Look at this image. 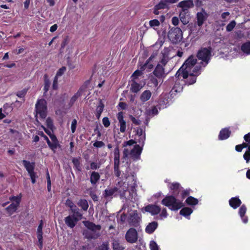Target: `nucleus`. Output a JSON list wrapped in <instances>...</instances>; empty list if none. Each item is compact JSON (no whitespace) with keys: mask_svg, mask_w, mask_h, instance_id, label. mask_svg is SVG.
<instances>
[{"mask_svg":"<svg viewBox=\"0 0 250 250\" xmlns=\"http://www.w3.org/2000/svg\"><path fill=\"white\" fill-rule=\"evenodd\" d=\"M127 188L128 187L126 186L125 183L123 181H120L114 188H106L104 190L103 195L106 199H112L113 195L115 197L117 196V195L115 194L116 192L119 193L121 197H123L127 190Z\"/></svg>","mask_w":250,"mask_h":250,"instance_id":"1","label":"nucleus"},{"mask_svg":"<svg viewBox=\"0 0 250 250\" xmlns=\"http://www.w3.org/2000/svg\"><path fill=\"white\" fill-rule=\"evenodd\" d=\"M197 63L196 57L191 55L184 62V64L178 70L175 74L176 77H179L181 76L183 79L188 78V72L191 68L193 67Z\"/></svg>","mask_w":250,"mask_h":250,"instance_id":"2","label":"nucleus"},{"mask_svg":"<svg viewBox=\"0 0 250 250\" xmlns=\"http://www.w3.org/2000/svg\"><path fill=\"white\" fill-rule=\"evenodd\" d=\"M161 203L173 211L178 210L184 206L182 202L178 201L176 197L171 195L166 196L162 200Z\"/></svg>","mask_w":250,"mask_h":250,"instance_id":"3","label":"nucleus"},{"mask_svg":"<svg viewBox=\"0 0 250 250\" xmlns=\"http://www.w3.org/2000/svg\"><path fill=\"white\" fill-rule=\"evenodd\" d=\"M35 117L37 122H39L38 118L39 115L40 119L44 121L47 116V108L46 101L43 99L38 100L35 106Z\"/></svg>","mask_w":250,"mask_h":250,"instance_id":"4","label":"nucleus"},{"mask_svg":"<svg viewBox=\"0 0 250 250\" xmlns=\"http://www.w3.org/2000/svg\"><path fill=\"white\" fill-rule=\"evenodd\" d=\"M211 51L212 48L210 46L206 47H202L200 50H198L197 53V58L201 60L203 62L205 63L204 66H206L209 62L211 57Z\"/></svg>","mask_w":250,"mask_h":250,"instance_id":"5","label":"nucleus"},{"mask_svg":"<svg viewBox=\"0 0 250 250\" xmlns=\"http://www.w3.org/2000/svg\"><path fill=\"white\" fill-rule=\"evenodd\" d=\"M167 37L172 43H179L183 38V33L181 28L177 27L171 28L167 33Z\"/></svg>","mask_w":250,"mask_h":250,"instance_id":"6","label":"nucleus"},{"mask_svg":"<svg viewBox=\"0 0 250 250\" xmlns=\"http://www.w3.org/2000/svg\"><path fill=\"white\" fill-rule=\"evenodd\" d=\"M22 163L28 172L32 184H35L36 182V179L38 178V176L36 172H35V163L30 162L28 161L23 160Z\"/></svg>","mask_w":250,"mask_h":250,"instance_id":"7","label":"nucleus"},{"mask_svg":"<svg viewBox=\"0 0 250 250\" xmlns=\"http://www.w3.org/2000/svg\"><path fill=\"white\" fill-rule=\"evenodd\" d=\"M138 233L135 229L131 228L126 232L125 238L126 241L131 244L136 243L138 240Z\"/></svg>","mask_w":250,"mask_h":250,"instance_id":"8","label":"nucleus"},{"mask_svg":"<svg viewBox=\"0 0 250 250\" xmlns=\"http://www.w3.org/2000/svg\"><path fill=\"white\" fill-rule=\"evenodd\" d=\"M141 220V219L139 216L137 211H135L130 214L128 222L130 226L137 228L140 227V223Z\"/></svg>","mask_w":250,"mask_h":250,"instance_id":"9","label":"nucleus"},{"mask_svg":"<svg viewBox=\"0 0 250 250\" xmlns=\"http://www.w3.org/2000/svg\"><path fill=\"white\" fill-rule=\"evenodd\" d=\"M208 14L204 8H202L201 11L198 12L196 14L197 24L198 26L201 27L204 24V22L207 20L208 18Z\"/></svg>","mask_w":250,"mask_h":250,"instance_id":"10","label":"nucleus"},{"mask_svg":"<svg viewBox=\"0 0 250 250\" xmlns=\"http://www.w3.org/2000/svg\"><path fill=\"white\" fill-rule=\"evenodd\" d=\"M86 87L84 86L80 87L77 92L71 97L69 103V107H72L77 101L78 98L82 96L83 92L85 91Z\"/></svg>","mask_w":250,"mask_h":250,"instance_id":"11","label":"nucleus"},{"mask_svg":"<svg viewBox=\"0 0 250 250\" xmlns=\"http://www.w3.org/2000/svg\"><path fill=\"white\" fill-rule=\"evenodd\" d=\"M170 191H171L172 195L175 197H177L180 193L181 189L183 188L180 184L177 182H174L170 184L168 186Z\"/></svg>","mask_w":250,"mask_h":250,"instance_id":"12","label":"nucleus"},{"mask_svg":"<svg viewBox=\"0 0 250 250\" xmlns=\"http://www.w3.org/2000/svg\"><path fill=\"white\" fill-rule=\"evenodd\" d=\"M81 219L75 216L68 215L64 218L65 224L70 228L73 229L77 224L78 222Z\"/></svg>","mask_w":250,"mask_h":250,"instance_id":"13","label":"nucleus"},{"mask_svg":"<svg viewBox=\"0 0 250 250\" xmlns=\"http://www.w3.org/2000/svg\"><path fill=\"white\" fill-rule=\"evenodd\" d=\"M38 135L43 138L44 140L46 141L48 147L53 152H56V149L58 148H61L56 143L54 144L53 142L50 141L49 138L44 134L42 131H39L38 132Z\"/></svg>","mask_w":250,"mask_h":250,"instance_id":"14","label":"nucleus"},{"mask_svg":"<svg viewBox=\"0 0 250 250\" xmlns=\"http://www.w3.org/2000/svg\"><path fill=\"white\" fill-rule=\"evenodd\" d=\"M83 223L87 229L90 230L94 233H97L96 231H100L102 228L100 225H96L89 221H84Z\"/></svg>","mask_w":250,"mask_h":250,"instance_id":"15","label":"nucleus"},{"mask_svg":"<svg viewBox=\"0 0 250 250\" xmlns=\"http://www.w3.org/2000/svg\"><path fill=\"white\" fill-rule=\"evenodd\" d=\"M43 222L42 220L40 221V224L38 227L37 231V238L39 242V247L41 249L43 246V237H42V227Z\"/></svg>","mask_w":250,"mask_h":250,"instance_id":"16","label":"nucleus"},{"mask_svg":"<svg viewBox=\"0 0 250 250\" xmlns=\"http://www.w3.org/2000/svg\"><path fill=\"white\" fill-rule=\"evenodd\" d=\"M146 212H149L152 215H155L159 214L161 210V208L157 205L149 204L144 208Z\"/></svg>","mask_w":250,"mask_h":250,"instance_id":"17","label":"nucleus"},{"mask_svg":"<svg viewBox=\"0 0 250 250\" xmlns=\"http://www.w3.org/2000/svg\"><path fill=\"white\" fill-rule=\"evenodd\" d=\"M189 11L188 9H181L179 14V18L181 21L184 24H187L189 22Z\"/></svg>","mask_w":250,"mask_h":250,"instance_id":"18","label":"nucleus"},{"mask_svg":"<svg viewBox=\"0 0 250 250\" xmlns=\"http://www.w3.org/2000/svg\"><path fill=\"white\" fill-rule=\"evenodd\" d=\"M231 133V131L229 130V127L222 128L220 131L218 135V140H224L228 139L230 137Z\"/></svg>","mask_w":250,"mask_h":250,"instance_id":"19","label":"nucleus"},{"mask_svg":"<svg viewBox=\"0 0 250 250\" xmlns=\"http://www.w3.org/2000/svg\"><path fill=\"white\" fill-rule=\"evenodd\" d=\"M194 4L193 0H184L180 1L178 4L177 7L181 8V9H188L194 7Z\"/></svg>","mask_w":250,"mask_h":250,"instance_id":"20","label":"nucleus"},{"mask_svg":"<svg viewBox=\"0 0 250 250\" xmlns=\"http://www.w3.org/2000/svg\"><path fill=\"white\" fill-rule=\"evenodd\" d=\"M153 73L157 78L162 79L165 76L164 67L161 64H158Z\"/></svg>","mask_w":250,"mask_h":250,"instance_id":"21","label":"nucleus"},{"mask_svg":"<svg viewBox=\"0 0 250 250\" xmlns=\"http://www.w3.org/2000/svg\"><path fill=\"white\" fill-rule=\"evenodd\" d=\"M101 176L99 172L93 171L90 175V182L92 186L96 185L100 179Z\"/></svg>","mask_w":250,"mask_h":250,"instance_id":"22","label":"nucleus"},{"mask_svg":"<svg viewBox=\"0 0 250 250\" xmlns=\"http://www.w3.org/2000/svg\"><path fill=\"white\" fill-rule=\"evenodd\" d=\"M229 206L233 209H236L240 207L242 204L241 200L238 197L231 198L229 201Z\"/></svg>","mask_w":250,"mask_h":250,"instance_id":"23","label":"nucleus"},{"mask_svg":"<svg viewBox=\"0 0 250 250\" xmlns=\"http://www.w3.org/2000/svg\"><path fill=\"white\" fill-rule=\"evenodd\" d=\"M247 211V208L245 205H242L239 209L238 213L242 220L243 223H247L248 221V217L245 216Z\"/></svg>","mask_w":250,"mask_h":250,"instance_id":"24","label":"nucleus"},{"mask_svg":"<svg viewBox=\"0 0 250 250\" xmlns=\"http://www.w3.org/2000/svg\"><path fill=\"white\" fill-rule=\"evenodd\" d=\"M142 147L140 146L139 145H135L130 152L132 156L136 158L139 157L143 150Z\"/></svg>","mask_w":250,"mask_h":250,"instance_id":"25","label":"nucleus"},{"mask_svg":"<svg viewBox=\"0 0 250 250\" xmlns=\"http://www.w3.org/2000/svg\"><path fill=\"white\" fill-rule=\"evenodd\" d=\"M158 227V223L156 221L149 223L146 228V232L148 234H152Z\"/></svg>","mask_w":250,"mask_h":250,"instance_id":"26","label":"nucleus"},{"mask_svg":"<svg viewBox=\"0 0 250 250\" xmlns=\"http://www.w3.org/2000/svg\"><path fill=\"white\" fill-rule=\"evenodd\" d=\"M43 128L45 132L49 136L51 141L53 142L54 144L56 143L57 145H58V146H59L61 147V146L59 142L56 135L45 127H43Z\"/></svg>","mask_w":250,"mask_h":250,"instance_id":"27","label":"nucleus"},{"mask_svg":"<svg viewBox=\"0 0 250 250\" xmlns=\"http://www.w3.org/2000/svg\"><path fill=\"white\" fill-rule=\"evenodd\" d=\"M80 157L73 158L72 162L73 164V168L79 172L82 171V165L80 162Z\"/></svg>","mask_w":250,"mask_h":250,"instance_id":"28","label":"nucleus"},{"mask_svg":"<svg viewBox=\"0 0 250 250\" xmlns=\"http://www.w3.org/2000/svg\"><path fill=\"white\" fill-rule=\"evenodd\" d=\"M131 82L130 91L134 93H138L142 87L140 84L134 80L131 81Z\"/></svg>","mask_w":250,"mask_h":250,"instance_id":"29","label":"nucleus"},{"mask_svg":"<svg viewBox=\"0 0 250 250\" xmlns=\"http://www.w3.org/2000/svg\"><path fill=\"white\" fill-rule=\"evenodd\" d=\"M151 96V92L148 90H146L142 93L140 99L142 102H146L150 98Z\"/></svg>","mask_w":250,"mask_h":250,"instance_id":"30","label":"nucleus"},{"mask_svg":"<svg viewBox=\"0 0 250 250\" xmlns=\"http://www.w3.org/2000/svg\"><path fill=\"white\" fill-rule=\"evenodd\" d=\"M71 212L73 213L72 216H75L77 218H79L80 219L82 218L83 214L80 212L79 208L77 207L76 205L73 206L70 208Z\"/></svg>","mask_w":250,"mask_h":250,"instance_id":"31","label":"nucleus"},{"mask_svg":"<svg viewBox=\"0 0 250 250\" xmlns=\"http://www.w3.org/2000/svg\"><path fill=\"white\" fill-rule=\"evenodd\" d=\"M197 77L196 75H193V73H188V76L186 79L187 80L185 82L186 84L188 85L194 84L196 82Z\"/></svg>","mask_w":250,"mask_h":250,"instance_id":"32","label":"nucleus"},{"mask_svg":"<svg viewBox=\"0 0 250 250\" xmlns=\"http://www.w3.org/2000/svg\"><path fill=\"white\" fill-rule=\"evenodd\" d=\"M155 57L154 55H151L150 57L146 60V62L141 66V69L142 70H145L147 67L149 69H151L153 67V65L152 64L149 63V62L151 61Z\"/></svg>","mask_w":250,"mask_h":250,"instance_id":"33","label":"nucleus"},{"mask_svg":"<svg viewBox=\"0 0 250 250\" xmlns=\"http://www.w3.org/2000/svg\"><path fill=\"white\" fill-rule=\"evenodd\" d=\"M242 51L247 55L250 54V41L243 43L241 47Z\"/></svg>","mask_w":250,"mask_h":250,"instance_id":"34","label":"nucleus"},{"mask_svg":"<svg viewBox=\"0 0 250 250\" xmlns=\"http://www.w3.org/2000/svg\"><path fill=\"white\" fill-rule=\"evenodd\" d=\"M193 212V210L189 207L183 208L180 211V214L184 217L189 216Z\"/></svg>","mask_w":250,"mask_h":250,"instance_id":"35","label":"nucleus"},{"mask_svg":"<svg viewBox=\"0 0 250 250\" xmlns=\"http://www.w3.org/2000/svg\"><path fill=\"white\" fill-rule=\"evenodd\" d=\"M43 79H44V87H43V90L44 91V92H47L50 88V81L48 78V76L47 74H44L43 76Z\"/></svg>","mask_w":250,"mask_h":250,"instance_id":"36","label":"nucleus"},{"mask_svg":"<svg viewBox=\"0 0 250 250\" xmlns=\"http://www.w3.org/2000/svg\"><path fill=\"white\" fill-rule=\"evenodd\" d=\"M198 200L192 196H188L186 200V203L190 206H195L198 204Z\"/></svg>","mask_w":250,"mask_h":250,"instance_id":"37","label":"nucleus"},{"mask_svg":"<svg viewBox=\"0 0 250 250\" xmlns=\"http://www.w3.org/2000/svg\"><path fill=\"white\" fill-rule=\"evenodd\" d=\"M28 91V89L24 88L22 90L17 92V96L21 99V101L20 102L21 103L24 102L25 96L26 95Z\"/></svg>","mask_w":250,"mask_h":250,"instance_id":"38","label":"nucleus"},{"mask_svg":"<svg viewBox=\"0 0 250 250\" xmlns=\"http://www.w3.org/2000/svg\"><path fill=\"white\" fill-rule=\"evenodd\" d=\"M5 210L9 215H11L16 212V203H12L9 206L6 208Z\"/></svg>","mask_w":250,"mask_h":250,"instance_id":"39","label":"nucleus"},{"mask_svg":"<svg viewBox=\"0 0 250 250\" xmlns=\"http://www.w3.org/2000/svg\"><path fill=\"white\" fill-rule=\"evenodd\" d=\"M78 205L84 211L87 210L88 209V204L85 199H81L78 202Z\"/></svg>","mask_w":250,"mask_h":250,"instance_id":"40","label":"nucleus"},{"mask_svg":"<svg viewBox=\"0 0 250 250\" xmlns=\"http://www.w3.org/2000/svg\"><path fill=\"white\" fill-rule=\"evenodd\" d=\"M119 147L117 146L114 150V162H120Z\"/></svg>","mask_w":250,"mask_h":250,"instance_id":"41","label":"nucleus"},{"mask_svg":"<svg viewBox=\"0 0 250 250\" xmlns=\"http://www.w3.org/2000/svg\"><path fill=\"white\" fill-rule=\"evenodd\" d=\"M120 163V162H114V172L117 177H119L121 173L119 168Z\"/></svg>","mask_w":250,"mask_h":250,"instance_id":"42","label":"nucleus"},{"mask_svg":"<svg viewBox=\"0 0 250 250\" xmlns=\"http://www.w3.org/2000/svg\"><path fill=\"white\" fill-rule=\"evenodd\" d=\"M84 234L85 237L88 239H95L98 238L100 235L99 232L98 233H92L91 232H85Z\"/></svg>","mask_w":250,"mask_h":250,"instance_id":"43","label":"nucleus"},{"mask_svg":"<svg viewBox=\"0 0 250 250\" xmlns=\"http://www.w3.org/2000/svg\"><path fill=\"white\" fill-rule=\"evenodd\" d=\"M113 250H124V247L117 240H114L112 243Z\"/></svg>","mask_w":250,"mask_h":250,"instance_id":"44","label":"nucleus"},{"mask_svg":"<svg viewBox=\"0 0 250 250\" xmlns=\"http://www.w3.org/2000/svg\"><path fill=\"white\" fill-rule=\"evenodd\" d=\"M141 69V70H135L133 73L132 74L131 76V80H134L135 81H136V80L138 78L139 76H140L142 74V71Z\"/></svg>","mask_w":250,"mask_h":250,"instance_id":"45","label":"nucleus"},{"mask_svg":"<svg viewBox=\"0 0 250 250\" xmlns=\"http://www.w3.org/2000/svg\"><path fill=\"white\" fill-rule=\"evenodd\" d=\"M156 8L158 9V10L161 9H164L165 8H167L168 6L166 4L165 1H164V0H161L160 2L155 5L154 6Z\"/></svg>","mask_w":250,"mask_h":250,"instance_id":"46","label":"nucleus"},{"mask_svg":"<svg viewBox=\"0 0 250 250\" xmlns=\"http://www.w3.org/2000/svg\"><path fill=\"white\" fill-rule=\"evenodd\" d=\"M168 54H166V52L164 53L163 54V58L160 61V63H161V65L163 66L164 67L167 62H168Z\"/></svg>","mask_w":250,"mask_h":250,"instance_id":"47","label":"nucleus"},{"mask_svg":"<svg viewBox=\"0 0 250 250\" xmlns=\"http://www.w3.org/2000/svg\"><path fill=\"white\" fill-rule=\"evenodd\" d=\"M236 25V22L234 21H231L226 26V30L228 32L231 31Z\"/></svg>","mask_w":250,"mask_h":250,"instance_id":"48","label":"nucleus"},{"mask_svg":"<svg viewBox=\"0 0 250 250\" xmlns=\"http://www.w3.org/2000/svg\"><path fill=\"white\" fill-rule=\"evenodd\" d=\"M104 103H103V102L102 101V100H100V101L99 103V104L97 106L96 109V112L102 113L104 111Z\"/></svg>","mask_w":250,"mask_h":250,"instance_id":"49","label":"nucleus"},{"mask_svg":"<svg viewBox=\"0 0 250 250\" xmlns=\"http://www.w3.org/2000/svg\"><path fill=\"white\" fill-rule=\"evenodd\" d=\"M138 138H135L137 143H139L140 145L142 146H144L145 144V141L146 139V136L145 133L144 134V135L139 136H138Z\"/></svg>","mask_w":250,"mask_h":250,"instance_id":"50","label":"nucleus"},{"mask_svg":"<svg viewBox=\"0 0 250 250\" xmlns=\"http://www.w3.org/2000/svg\"><path fill=\"white\" fill-rule=\"evenodd\" d=\"M46 125L47 126L48 128H49L51 130L53 129V128L54 127L53 120L50 117H48L46 119Z\"/></svg>","mask_w":250,"mask_h":250,"instance_id":"51","label":"nucleus"},{"mask_svg":"<svg viewBox=\"0 0 250 250\" xmlns=\"http://www.w3.org/2000/svg\"><path fill=\"white\" fill-rule=\"evenodd\" d=\"M201 65H196L194 67L193 69L192 73L193 75H196V76H198L201 74Z\"/></svg>","mask_w":250,"mask_h":250,"instance_id":"52","label":"nucleus"},{"mask_svg":"<svg viewBox=\"0 0 250 250\" xmlns=\"http://www.w3.org/2000/svg\"><path fill=\"white\" fill-rule=\"evenodd\" d=\"M46 180H47V190L50 192L51 191V182L50 180V175L48 171H47L46 172Z\"/></svg>","mask_w":250,"mask_h":250,"instance_id":"53","label":"nucleus"},{"mask_svg":"<svg viewBox=\"0 0 250 250\" xmlns=\"http://www.w3.org/2000/svg\"><path fill=\"white\" fill-rule=\"evenodd\" d=\"M149 248L150 250H159V247L157 244L153 240L150 242Z\"/></svg>","mask_w":250,"mask_h":250,"instance_id":"54","label":"nucleus"},{"mask_svg":"<svg viewBox=\"0 0 250 250\" xmlns=\"http://www.w3.org/2000/svg\"><path fill=\"white\" fill-rule=\"evenodd\" d=\"M243 158L246 160L247 163H249L250 161V147L249 150H246L243 155Z\"/></svg>","mask_w":250,"mask_h":250,"instance_id":"55","label":"nucleus"},{"mask_svg":"<svg viewBox=\"0 0 250 250\" xmlns=\"http://www.w3.org/2000/svg\"><path fill=\"white\" fill-rule=\"evenodd\" d=\"M120 124V131L122 133H124L126 130V122L123 121L119 123Z\"/></svg>","mask_w":250,"mask_h":250,"instance_id":"56","label":"nucleus"},{"mask_svg":"<svg viewBox=\"0 0 250 250\" xmlns=\"http://www.w3.org/2000/svg\"><path fill=\"white\" fill-rule=\"evenodd\" d=\"M66 68L65 66H62L60 68L57 72L56 75L55 76L58 77L62 76L66 71Z\"/></svg>","mask_w":250,"mask_h":250,"instance_id":"57","label":"nucleus"},{"mask_svg":"<svg viewBox=\"0 0 250 250\" xmlns=\"http://www.w3.org/2000/svg\"><path fill=\"white\" fill-rule=\"evenodd\" d=\"M149 83L154 87H157L158 84L157 79L154 77H151L149 79Z\"/></svg>","mask_w":250,"mask_h":250,"instance_id":"58","label":"nucleus"},{"mask_svg":"<svg viewBox=\"0 0 250 250\" xmlns=\"http://www.w3.org/2000/svg\"><path fill=\"white\" fill-rule=\"evenodd\" d=\"M151 27L158 26L160 25V21L157 19L150 20L149 22Z\"/></svg>","mask_w":250,"mask_h":250,"instance_id":"59","label":"nucleus"},{"mask_svg":"<svg viewBox=\"0 0 250 250\" xmlns=\"http://www.w3.org/2000/svg\"><path fill=\"white\" fill-rule=\"evenodd\" d=\"M77 120L75 119H73L72 121L71 125V129L72 133H74L75 132L76 127H77Z\"/></svg>","mask_w":250,"mask_h":250,"instance_id":"60","label":"nucleus"},{"mask_svg":"<svg viewBox=\"0 0 250 250\" xmlns=\"http://www.w3.org/2000/svg\"><path fill=\"white\" fill-rule=\"evenodd\" d=\"M109 248L107 243H103L98 248V250H109Z\"/></svg>","mask_w":250,"mask_h":250,"instance_id":"61","label":"nucleus"},{"mask_svg":"<svg viewBox=\"0 0 250 250\" xmlns=\"http://www.w3.org/2000/svg\"><path fill=\"white\" fill-rule=\"evenodd\" d=\"M190 194V190L189 189H185L182 191L181 193V198L182 200L185 199L186 197L188 196Z\"/></svg>","mask_w":250,"mask_h":250,"instance_id":"62","label":"nucleus"},{"mask_svg":"<svg viewBox=\"0 0 250 250\" xmlns=\"http://www.w3.org/2000/svg\"><path fill=\"white\" fill-rule=\"evenodd\" d=\"M67 65L70 69H73L75 68V66L72 63L70 57H68L66 58Z\"/></svg>","mask_w":250,"mask_h":250,"instance_id":"63","label":"nucleus"},{"mask_svg":"<svg viewBox=\"0 0 250 250\" xmlns=\"http://www.w3.org/2000/svg\"><path fill=\"white\" fill-rule=\"evenodd\" d=\"M103 124L105 127H108L110 125V122L109 121V118L106 117H104L103 119Z\"/></svg>","mask_w":250,"mask_h":250,"instance_id":"64","label":"nucleus"}]
</instances>
